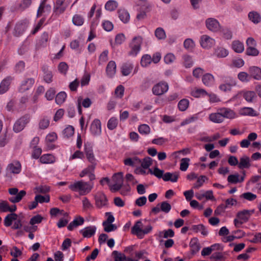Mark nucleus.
I'll return each mask as SVG.
<instances>
[{
  "label": "nucleus",
  "instance_id": "3c124183",
  "mask_svg": "<svg viewBox=\"0 0 261 261\" xmlns=\"http://www.w3.org/2000/svg\"><path fill=\"white\" fill-rule=\"evenodd\" d=\"M67 97L66 93L65 92H59L56 97L55 100L57 104L61 105L63 103Z\"/></svg>",
  "mask_w": 261,
  "mask_h": 261
},
{
  "label": "nucleus",
  "instance_id": "8fccbe9b",
  "mask_svg": "<svg viewBox=\"0 0 261 261\" xmlns=\"http://www.w3.org/2000/svg\"><path fill=\"white\" fill-rule=\"evenodd\" d=\"M148 172L152 175H154L159 178H163L164 175V171L160 169L157 167H154L153 170L151 169H149Z\"/></svg>",
  "mask_w": 261,
  "mask_h": 261
},
{
  "label": "nucleus",
  "instance_id": "4468645a",
  "mask_svg": "<svg viewBox=\"0 0 261 261\" xmlns=\"http://www.w3.org/2000/svg\"><path fill=\"white\" fill-rule=\"evenodd\" d=\"M94 199L95 205L98 208L106 206L108 204L107 196L103 193H97L94 197Z\"/></svg>",
  "mask_w": 261,
  "mask_h": 261
},
{
  "label": "nucleus",
  "instance_id": "7c9ffc66",
  "mask_svg": "<svg viewBox=\"0 0 261 261\" xmlns=\"http://www.w3.org/2000/svg\"><path fill=\"white\" fill-rule=\"evenodd\" d=\"M250 166V159L246 155H243L240 159V162L238 164V167L243 169L244 168H249Z\"/></svg>",
  "mask_w": 261,
  "mask_h": 261
},
{
  "label": "nucleus",
  "instance_id": "de8ad7c7",
  "mask_svg": "<svg viewBox=\"0 0 261 261\" xmlns=\"http://www.w3.org/2000/svg\"><path fill=\"white\" fill-rule=\"evenodd\" d=\"M83 208L85 211L93 209V205L87 197H84L82 200Z\"/></svg>",
  "mask_w": 261,
  "mask_h": 261
},
{
  "label": "nucleus",
  "instance_id": "a878e982",
  "mask_svg": "<svg viewBox=\"0 0 261 261\" xmlns=\"http://www.w3.org/2000/svg\"><path fill=\"white\" fill-rule=\"evenodd\" d=\"M84 222V219L83 217L79 216L76 217L72 222H71L67 226V229L71 231L74 228L78 226L82 225Z\"/></svg>",
  "mask_w": 261,
  "mask_h": 261
},
{
  "label": "nucleus",
  "instance_id": "5701e85b",
  "mask_svg": "<svg viewBox=\"0 0 261 261\" xmlns=\"http://www.w3.org/2000/svg\"><path fill=\"white\" fill-rule=\"evenodd\" d=\"M16 210V206L13 205L10 206L8 202L3 201L0 202V211L3 212H10L11 213H14Z\"/></svg>",
  "mask_w": 261,
  "mask_h": 261
},
{
  "label": "nucleus",
  "instance_id": "0eeeda50",
  "mask_svg": "<svg viewBox=\"0 0 261 261\" xmlns=\"http://www.w3.org/2000/svg\"><path fill=\"white\" fill-rule=\"evenodd\" d=\"M142 40L141 36H137L133 39L129 45L130 48L128 52L129 56L135 57L137 55L141 49Z\"/></svg>",
  "mask_w": 261,
  "mask_h": 261
},
{
  "label": "nucleus",
  "instance_id": "4c0bfd02",
  "mask_svg": "<svg viewBox=\"0 0 261 261\" xmlns=\"http://www.w3.org/2000/svg\"><path fill=\"white\" fill-rule=\"evenodd\" d=\"M55 161L54 156L50 154H43L40 158V162L42 164H51Z\"/></svg>",
  "mask_w": 261,
  "mask_h": 261
},
{
  "label": "nucleus",
  "instance_id": "79ce46f5",
  "mask_svg": "<svg viewBox=\"0 0 261 261\" xmlns=\"http://www.w3.org/2000/svg\"><path fill=\"white\" fill-rule=\"evenodd\" d=\"M72 21L74 25L79 27L84 24L85 19L83 16L80 14H75L72 17Z\"/></svg>",
  "mask_w": 261,
  "mask_h": 261
},
{
  "label": "nucleus",
  "instance_id": "ea45409f",
  "mask_svg": "<svg viewBox=\"0 0 261 261\" xmlns=\"http://www.w3.org/2000/svg\"><path fill=\"white\" fill-rule=\"evenodd\" d=\"M232 48L238 53H241L244 50V46L243 43L239 41H233L232 42Z\"/></svg>",
  "mask_w": 261,
  "mask_h": 261
},
{
  "label": "nucleus",
  "instance_id": "9b49d317",
  "mask_svg": "<svg viewBox=\"0 0 261 261\" xmlns=\"http://www.w3.org/2000/svg\"><path fill=\"white\" fill-rule=\"evenodd\" d=\"M28 27V21L22 20L18 21L15 25L13 35L16 37L21 36Z\"/></svg>",
  "mask_w": 261,
  "mask_h": 261
},
{
  "label": "nucleus",
  "instance_id": "cd10ccee",
  "mask_svg": "<svg viewBox=\"0 0 261 261\" xmlns=\"http://www.w3.org/2000/svg\"><path fill=\"white\" fill-rule=\"evenodd\" d=\"M244 98L248 102H253L257 97L255 92L253 91H243L241 92Z\"/></svg>",
  "mask_w": 261,
  "mask_h": 261
},
{
  "label": "nucleus",
  "instance_id": "c03bdc74",
  "mask_svg": "<svg viewBox=\"0 0 261 261\" xmlns=\"http://www.w3.org/2000/svg\"><path fill=\"white\" fill-rule=\"evenodd\" d=\"M118 7V3L113 0L108 1L105 4V9L109 11H114Z\"/></svg>",
  "mask_w": 261,
  "mask_h": 261
},
{
  "label": "nucleus",
  "instance_id": "58836bf2",
  "mask_svg": "<svg viewBox=\"0 0 261 261\" xmlns=\"http://www.w3.org/2000/svg\"><path fill=\"white\" fill-rule=\"evenodd\" d=\"M42 71L44 73L43 80L45 82L50 83L53 81V74L51 71L48 70L46 66L42 67Z\"/></svg>",
  "mask_w": 261,
  "mask_h": 261
},
{
  "label": "nucleus",
  "instance_id": "f3484780",
  "mask_svg": "<svg viewBox=\"0 0 261 261\" xmlns=\"http://www.w3.org/2000/svg\"><path fill=\"white\" fill-rule=\"evenodd\" d=\"M35 83V80L33 78H27L23 80L19 88V91L23 93L30 89Z\"/></svg>",
  "mask_w": 261,
  "mask_h": 261
},
{
  "label": "nucleus",
  "instance_id": "49530a36",
  "mask_svg": "<svg viewBox=\"0 0 261 261\" xmlns=\"http://www.w3.org/2000/svg\"><path fill=\"white\" fill-rule=\"evenodd\" d=\"M191 94L194 97H200L208 95V93L203 89H195L191 92Z\"/></svg>",
  "mask_w": 261,
  "mask_h": 261
},
{
  "label": "nucleus",
  "instance_id": "f03ea898",
  "mask_svg": "<svg viewBox=\"0 0 261 261\" xmlns=\"http://www.w3.org/2000/svg\"><path fill=\"white\" fill-rule=\"evenodd\" d=\"M254 213V210H244L239 212L237 214V218L234 220L235 226L240 227L242 224L247 222Z\"/></svg>",
  "mask_w": 261,
  "mask_h": 261
},
{
  "label": "nucleus",
  "instance_id": "774afa93",
  "mask_svg": "<svg viewBox=\"0 0 261 261\" xmlns=\"http://www.w3.org/2000/svg\"><path fill=\"white\" fill-rule=\"evenodd\" d=\"M115 261H125L126 256L124 254L119 253L117 251H114L112 253Z\"/></svg>",
  "mask_w": 261,
  "mask_h": 261
},
{
  "label": "nucleus",
  "instance_id": "c756f323",
  "mask_svg": "<svg viewBox=\"0 0 261 261\" xmlns=\"http://www.w3.org/2000/svg\"><path fill=\"white\" fill-rule=\"evenodd\" d=\"M249 72L250 73V77H252L255 80L261 79V69L256 67L252 66L249 68Z\"/></svg>",
  "mask_w": 261,
  "mask_h": 261
},
{
  "label": "nucleus",
  "instance_id": "423d86ee",
  "mask_svg": "<svg viewBox=\"0 0 261 261\" xmlns=\"http://www.w3.org/2000/svg\"><path fill=\"white\" fill-rule=\"evenodd\" d=\"M237 85L235 79L231 76H224L223 78V83L219 86V89L222 92H228L231 91L233 87Z\"/></svg>",
  "mask_w": 261,
  "mask_h": 261
},
{
  "label": "nucleus",
  "instance_id": "e433bc0d",
  "mask_svg": "<svg viewBox=\"0 0 261 261\" xmlns=\"http://www.w3.org/2000/svg\"><path fill=\"white\" fill-rule=\"evenodd\" d=\"M227 181L230 184H237L238 182H242L244 181V177H241L239 174L229 175L227 177Z\"/></svg>",
  "mask_w": 261,
  "mask_h": 261
},
{
  "label": "nucleus",
  "instance_id": "2eb2a0df",
  "mask_svg": "<svg viewBox=\"0 0 261 261\" xmlns=\"http://www.w3.org/2000/svg\"><path fill=\"white\" fill-rule=\"evenodd\" d=\"M168 90V85L165 82H160L155 85L152 89V93L155 95H161Z\"/></svg>",
  "mask_w": 261,
  "mask_h": 261
},
{
  "label": "nucleus",
  "instance_id": "f257e3e1",
  "mask_svg": "<svg viewBox=\"0 0 261 261\" xmlns=\"http://www.w3.org/2000/svg\"><path fill=\"white\" fill-rule=\"evenodd\" d=\"M93 186L88 182L83 180L75 181L69 186V189L72 191L79 192L81 195H84L89 193L92 190Z\"/></svg>",
  "mask_w": 261,
  "mask_h": 261
},
{
  "label": "nucleus",
  "instance_id": "13d9d810",
  "mask_svg": "<svg viewBox=\"0 0 261 261\" xmlns=\"http://www.w3.org/2000/svg\"><path fill=\"white\" fill-rule=\"evenodd\" d=\"M74 129L73 127L69 125L66 127L63 131V135L65 138H69L74 134Z\"/></svg>",
  "mask_w": 261,
  "mask_h": 261
},
{
  "label": "nucleus",
  "instance_id": "09e8293b",
  "mask_svg": "<svg viewBox=\"0 0 261 261\" xmlns=\"http://www.w3.org/2000/svg\"><path fill=\"white\" fill-rule=\"evenodd\" d=\"M118 119L116 117H111L108 121L107 127L110 130H113L118 125Z\"/></svg>",
  "mask_w": 261,
  "mask_h": 261
},
{
  "label": "nucleus",
  "instance_id": "4d7b16f0",
  "mask_svg": "<svg viewBox=\"0 0 261 261\" xmlns=\"http://www.w3.org/2000/svg\"><path fill=\"white\" fill-rule=\"evenodd\" d=\"M156 37L160 40L165 39L166 38V33L164 29L162 28H158L154 32Z\"/></svg>",
  "mask_w": 261,
  "mask_h": 261
},
{
  "label": "nucleus",
  "instance_id": "7ed1b4c3",
  "mask_svg": "<svg viewBox=\"0 0 261 261\" xmlns=\"http://www.w3.org/2000/svg\"><path fill=\"white\" fill-rule=\"evenodd\" d=\"M13 221L15 222L12 226V229H18L22 226L21 220L18 218V215L15 213L9 214L5 217L4 220V225L9 227L12 225Z\"/></svg>",
  "mask_w": 261,
  "mask_h": 261
},
{
  "label": "nucleus",
  "instance_id": "ddd939ff",
  "mask_svg": "<svg viewBox=\"0 0 261 261\" xmlns=\"http://www.w3.org/2000/svg\"><path fill=\"white\" fill-rule=\"evenodd\" d=\"M205 25L207 29L213 32H217L221 28L219 21L214 18H207L205 20Z\"/></svg>",
  "mask_w": 261,
  "mask_h": 261
},
{
  "label": "nucleus",
  "instance_id": "6e6552de",
  "mask_svg": "<svg viewBox=\"0 0 261 261\" xmlns=\"http://www.w3.org/2000/svg\"><path fill=\"white\" fill-rule=\"evenodd\" d=\"M112 180L114 184L109 185L110 190L113 192L119 191L123 187V177L122 173H115L112 177Z\"/></svg>",
  "mask_w": 261,
  "mask_h": 261
},
{
  "label": "nucleus",
  "instance_id": "603ef678",
  "mask_svg": "<svg viewBox=\"0 0 261 261\" xmlns=\"http://www.w3.org/2000/svg\"><path fill=\"white\" fill-rule=\"evenodd\" d=\"M189 101L187 99L180 100L178 103V108L180 111H186L189 107Z\"/></svg>",
  "mask_w": 261,
  "mask_h": 261
},
{
  "label": "nucleus",
  "instance_id": "6e6d98bb",
  "mask_svg": "<svg viewBox=\"0 0 261 261\" xmlns=\"http://www.w3.org/2000/svg\"><path fill=\"white\" fill-rule=\"evenodd\" d=\"M152 62V59L150 55H145L142 56L141 60V65L143 67H147Z\"/></svg>",
  "mask_w": 261,
  "mask_h": 261
},
{
  "label": "nucleus",
  "instance_id": "72a5a7b5",
  "mask_svg": "<svg viewBox=\"0 0 261 261\" xmlns=\"http://www.w3.org/2000/svg\"><path fill=\"white\" fill-rule=\"evenodd\" d=\"M118 17L123 23H127L129 20V14L125 9H120L118 10Z\"/></svg>",
  "mask_w": 261,
  "mask_h": 261
},
{
  "label": "nucleus",
  "instance_id": "a18cd8bd",
  "mask_svg": "<svg viewBox=\"0 0 261 261\" xmlns=\"http://www.w3.org/2000/svg\"><path fill=\"white\" fill-rule=\"evenodd\" d=\"M241 114L243 115L256 116L257 115L255 111L252 108L245 107L241 110Z\"/></svg>",
  "mask_w": 261,
  "mask_h": 261
},
{
  "label": "nucleus",
  "instance_id": "1a4fd4ad",
  "mask_svg": "<svg viewBox=\"0 0 261 261\" xmlns=\"http://www.w3.org/2000/svg\"><path fill=\"white\" fill-rule=\"evenodd\" d=\"M8 191L10 195H13L9 198V200L13 203L20 201L26 195V192L24 190H21L18 192V189L16 188H10Z\"/></svg>",
  "mask_w": 261,
  "mask_h": 261
},
{
  "label": "nucleus",
  "instance_id": "e2e57ef3",
  "mask_svg": "<svg viewBox=\"0 0 261 261\" xmlns=\"http://www.w3.org/2000/svg\"><path fill=\"white\" fill-rule=\"evenodd\" d=\"M182 59L184 60V64L185 67L190 68L193 65V62L192 58L190 56L187 55H184L182 56Z\"/></svg>",
  "mask_w": 261,
  "mask_h": 261
},
{
  "label": "nucleus",
  "instance_id": "bb28decb",
  "mask_svg": "<svg viewBox=\"0 0 261 261\" xmlns=\"http://www.w3.org/2000/svg\"><path fill=\"white\" fill-rule=\"evenodd\" d=\"M222 115L223 120L224 118L232 119L234 117L235 114L234 112L228 108H223L218 110Z\"/></svg>",
  "mask_w": 261,
  "mask_h": 261
},
{
  "label": "nucleus",
  "instance_id": "412c9836",
  "mask_svg": "<svg viewBox=\"0 0 261 261\" xmlns=\"http://www.w3.org/2000/svg\"><path fill=\"white\" fill-rule=\"evenodd\" d=\"M96 230V227L95 226H90L80 230V233L84 238H89L95 234Z\"/></svg>",
  "mask_w": 261,
  "mask_h": 261
},
{
  "label": "nucleus",
  "instance_id": "5fc2aeb1",
  "mask_svg": "<svg viewBox=\"0 0 261 261\" xmlns=\"http://www.w3.org/2000/svg\"><path fill=\"white\" fill-rule=\"evenodd\" d=\"M139 162L141 163V167L144 169H147L152 164V160L150 157H145L141 161L138 159Z\"/></svg>",
  "mask_w": 261,
  "mask_h": 261
},
{
  "label": "nucleus",
  "instance_id": "bf43d9fd",
  "mask_svg": "<svg viewBox=\"0 0 261 261\" xmlns=\"http://www.w3.org/2000/svg\"><path fill=\"white\" fill-rule=\"evenodd\" d=\"M50 190V188L48 186L46 185H41L38 187H36L35 188V193H42L45 194L49 192Z\"/></svg>",
  "mask_w": 261,
  "mask_h": 261
},
{
  "label": "nucleus",
  "instance_id": "f704fd0d",
  "mask_svg": "<svg viewBox=\"0 0 261 261\" xmlns=\"http://www.w3.org/2000/svg\"><path fill=\"white\" fill-rule=\"evenodd\" d=\"M209 119L211 121L217 123H221L224 121L223 117L219 111L217 113H211L210 114Z\"/></svg>",
  "mask_w": 261,
  "mask_h": 261
},
{
  "label": "nucleus",
  "instance_id": "c85d7f7f",
  "mask_svg": "<svg viewBox=\"0 0 261 261\" xmlns=\"http://www.w3.org/2000/svg\"><path fill=\"white\" fill-rule=\"evenodd\" d=\"M116 69V65L114 61H111L109 62L106 68L107 75L109 77H113L115 73Z\"/></svg>",
  "mask_w": 261,
  "mask_h": 261
},
{
  "label": "nucleus",
  "instance_id": "20e7f679",
  "mask_svg": "<svg viewBox=\"0 0 261 261\" xmlns=\"http://www.w3.org/2000/svg\"><path fill=\"white\" fill-rule=\"evenodd\" d=\"M69 3L66 0H54L53 9V16L58 17L63 14L68 6Z\"/></svg>",
  "mask_w": 261,
  "mask_h": 261
},
{
  "label": "nucleus",
  "instance_id": "69168bd1",
  "mask_svg": "<svg viewBox=\"0 0 261 261\" xmlns=\"http://www.w3.org/2000/svg\"><path fill=\"white\" fill-rule=\"evenodd\" d=\"M238 78L242 82H248L250 81V75L245 72H240L238 74Z\"/></svg>",
  "mask_w": 261,
  "mask_h": 261
},
{
  "label": "nucleus",
  "instance_id": "338daca9",
  "mask_svg": "<svg viewBox=\"0 0 261 261\" xmlns=\"http://www.w3.org/2000/svg\"><path fill=\"white\" fill-rule=\"evenodd\" d=\"M224 255L220 252H214L211 256L210 258L212 260L220 261L224 259Z\"/></svg>",
  "mask_w": 261,
  "mask_h": 261
},
{
  "label": "nucleus",
  "instance_id": "a211bd4d",
  "mask_svg": "<svg viewBox=\"0 0 261 261\" xmlns=\"http://www.w3.org/2000/svg\"><path fill=\"white\" fill-rule=\"evenodd\" d=\"M14 77L11 76L6 77L0 83V95L5 93L8 91L11 82Z\"/></svg>",
  "mask_w": 261,
  "mask_h": 261
},
{
  "label": "nucleus",
  "instance_id": "473e14b6",
  "mask_svg": "<svg viewBox=\"0 0 261 261\" xmlns=\"http://www.w3.org/2000/svg\"><path fill=\"white\" fill-rule=\"evenodd\" d=\"M228 54V50L223 47L218 46L215 49L214 55L218 58H225Z\"/></svg>",
  "mask_w": 261,
  "mask_h": 261
},
{
  "label": "nucleus",
  "instance_id": "864d4df0",
  "mask_svg": "<svg viewBox=\"0 0 261 261\" xmlns=\"http://www.w3.org/2000/svg\"><path fill=\"white\" fill-rule=\"evenodd\" d=\"M197 178L196 182L193 185V188L198 189L203 185L205 180L207 179V177L205 175H201Z\"/></svg>",
  "mask_w": 261,
  "mask_h": 261
},
{
  "label": "nucleus",
  "instance_id": "a19ab883",
  "mask_svg": "<svg viewBox=\"0 0 261 261\" xmlns=\"http://www.w3.org/2000/svg\"><path fill=\"white\" fill-rule=\"evenodd\" d=\"M248 18L254 23H258L261 20L260 14L255 11L250 12L248 14Z\"/></svg>",
  "mask_w": 261,
  "mask_h": 261
},
{
  "label": "nucleus",
  "instance_id": "0e129e2a",
  "mask_svg": "<svg viewBox=\"0 0 261 261\" xmlns=\"http://www.w3.org/2000/svg\"><path fill=\"white\" fill-rule=\"evenodd\" d=\"M49 119L45 117L41 119L39 123V128L41 129H44L48 127L49 125Z\"/></svg>",
  "mask_w": 261,
  "mask_h": 261
},
{
  "label": "nucleus",
  "instance_id": "680f3d73",
  "mask_svg": "<svg viewBox=\"0 0 261 261\" xmlns=\"http://www.w3.org/2000/svg\"><path fill=\"white\" fill-rule=\"evenodd\" d=\"M161 210L162 212L167 214L168 213L171 209V206L167 201H163L160 203Z\"/></svg>",
  "mask_w": 261,
  "mask_h": 261
},
{
  "label": "nucleus",
  "instance_id": "b1692460",
  "mask_svg": "<svg viewBox=\"0 0 261 261\" xmlns=\"http://www.w3.org/2000/svg\"><path fill=\"white\" fill-rule=\"evenodd\" d=\"M215 80L214 76L209 73L204 74L202 77L203 84L208 87L212 86L214 84Z\"/></svg>",
  "mask_w": 261,
  "mask_h": 261
},
{
  "label": "nucleus",
  "instance_id": "f8f14e48",
  "mask_svg": "<svg viewBox=\"0 0 261 261\" xmlns=\"http://www.w3.org/2000/svg\"><path fill=\"white\" fill-rule=\"evenodd\" d=\"M84 151L87 160L91 163L90 165H94L95 167L96 165V159L93 153L92 147L90 143L87 142L84 144Z\"/></svg>",
  "mask_w": 261,
  "mask_h": 261
},
{
  "label": "nucleus",
  "instance_id": "c9c22d12",
  "mask_svg": "<svg viewBox=\"0 0 261 261\" xmlns=\"http://www.w3.org/2000/svg\"><path fill=\"white\" fill-rule=\"evenodd\" d=\"M192 229L195 232H200L204 236L208 234V231L203 224L194 225L192 226Z\"/></svg>",
  "mask_w": 261,
  "mask_h": 261
},
{
  "label": "nucleus",
  "instance_id": "dca6fc26",
  "mask_svg": "<svg viewBox=\"0 0 261 261\" xmlns=\"http://www.w3.org/2000/svg\"><path fill=\"white\" fill-rule=\"evenodd\" d=\"M90 131L94 136H98L101 134V122L99 119H95L92 121L90 125Z\"/></svg>",
  "mask_w": 261,
  "mask_h": 261
},
{
  "label": "nucleus",
  "instance_id": "2f4dec72",
  "mask_svg": "<svg viewBox=\"0 0 261 261\" xmlns=\"http://www.w3.org/2000/svg\"><path fill=\"white\" fill-rule=\"evenodd\" d=\"M190 247L193 254H195L199 251L200 249V245L197 238H194L191 239L190 242Z\"/></svg>",
  "mask_w": 261,
  "mask_h": 261
},
{
  "label": "nucleus",
  "instance_id": "39448f33",
  "mask_svg": "<svg viewBox=\"0 0 261 261\" xmlns=\"http://www.w3.org/2000/svg\"><path fill=\"white\" fill-rule=\"evenodd\" d=\"M31 116L27 114L18 119L14 123L13 130L15 133H18L22 131L30 122Z\"/></svg>",
  "mask_w": 261,
  "mask_h": 261
},
{
  "label": "nucleus",
  "instance_id": "052dcab7",
  "mask_svg": "<svg viewBox=\"0 0 261 261\" xmlns=\"http://www.w3.org/2000/svg\"><path fill=\"white\" fill-rule=\"evenodd\" d=\"M138 131L141 134L146 135L150 133V128L148 125L143 124L139 126Z\"/></svg>",
  "mask_w": 261,
  "mask_h": 261
},
{
  "label": "nucleus",
  "instance_id": "4be33fe9",
  "mask_svg": "<svg viewBox=\"0 0 261 261\" xmlns=\"http://www.w3.org/2000/svg\"><path fill=\"white\" fill-rule=\"evenodd\" d=\"M134 68L133 64L129 62L123 63L121 67V72L123 76L129 75Z\"/></svg>",
  "mask_w": 261,
  "mask_h": 261
},
{
  "label": "nucleus",
  "instance_id": "aec40b11",
  "mask_svg": "<svg viewBox=\"0 0 261 261\" xmlns=\"http://www.w3.org/2000/svg\"><path fill=\"white\" fill-rule=\"evenodd\" d=\"M143 227V224L141 220L137 221L132 228V233L142 238Z\"/></svg>",
  "mask_w": 261,
  "mask_h": 261
},
{
  "label": "nucleus",
  "instance_id": "6ab92c4d",
  "mask_svg": "<svg viewBox=\"0 0 261 261\" xmlns=\"http://www.w3.org/2000/svg\"><path fill=\"white\" fill-rule=\"evenodd\" d=\"M215 43V40L207 35H203L201 37L200 45L204 48H211Z\"/></svg>",
  "mask_w": 261,
  "mask_h": 261
},
{
  "label": "nucleus",
  "instance_id": "393cba45",
  "mask_svg": "<svg viewBox=\"0 0 261 261\" xmlns=\"http://www.w3.org/2000/svg\"><path fill=\"white\" fill-rule=\"evenodd\" d=\"M179 177L178 172L173 173L166 172L163 176V179L165 181H170L173 182H176Z\"/></svg>",
  "mask_w": 261,
  "mask_h": 261
},
{
  "label": "nucleus",
  "instance_id": "9d476101",
  "mask_svg": "<svg viewBox=\"0 0 261 261\" xmlns=\"http://www.w3.org/2000/svg\"><path fill=\"white\" fill-rule=\"evenodd\" d=\"M21 170V165L18 161H14L9 163L6 169V176L10 177L12 174H19Z\"/></svg>",
  "mask_w": 261,
  "mask_h": 261
},
{
  "label": "nucleus",
  "instance_id": "37998d69",
  "mask_svg": "<svg viewBox=\"0 0 261 261\" xmlns=\"http://www.w3.org/2000/svg\"><path fill=\"white\" fill-rule=\"evenodd\" d=\"M221 35L226 39L230 40L232 38V34L230 30L227 28H221L219 30Z\"/></svg>",
  "mask_w": 261,
  "mask_h": 261
}]
</instances>
